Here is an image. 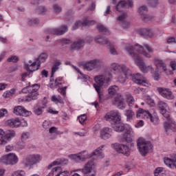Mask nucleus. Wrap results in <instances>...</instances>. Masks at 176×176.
<instances>
[{
    "label": "nucleus",
    "mask_w": 176,
    "mask_h": 176,
    "mask_svg": "<svg viewBox=\"0 0 176 176\" xmlns=\"http://www.w3.org/2000/svg\"><path fill=\"white\" fill-rule=\"evenodd\" d=\"M104 120L107 122H109L111 124L112 129L117 133H122L124 131L125 133L123 135V138L126 142H131L133 141V137H134V131L131 126L127 125L126 126L122 122V117L120 113L118 111H111L105 114Z\"/></svg>",
    "instance_id": "nucleus-1"
},
{
    "label": "nucleus",
    "mask_w": 176,
    "mask_h": 176,
    "mask_svg": "<svg viewBox=\"0 0 176 176\" xmlns=\"http://www.w3.org/2000/svg\"><path fill=\"white\" fill-rule=\"evenodd\" d=\"M112 74L111 73L109 74V76L98 75L94 78V80L96 82V84H94L93 86L98 94L100 102H101V100H102V96H104L102 87L107 88V86H109Z\"/></svg>",
    "instance_id": "nucleus-2"
},
{
    "label": "nucleus",
    "mask_w": 176,
    "mask_h": 176,
    "mask_svg": "<svg viewBox=\"0 0 176 176\" xmlns=\"http://www.w3.org/2000/svg\"><path fill=\"white\" fill-rule=\"evenodd\" d=\"M104 145L99 146L91 153V155H89L87 151H82L78 154H73L72 155V159H73L76 163L83 162L86 160V159H89V157H91V156H97L99 159H102L104 158V154L102 153V148H104Z\"/></svg>",
    "instance_id": "nucleus-3"
},
{
    "label": "nucleus",
    "mask_w": 176,
    "mask_h": 176,
    "mask_svg": "<svg viewBox=\"0 0 176 176\" xmlns=\"http://www.w3.org/2000/svg\"><path fill=\"white\" fill-rule=\"evenodd\" d=\"M38 89L39 85H38V84L23 88L22 89V93H27V91H28L29 94L25 98H20L19 101L31 102V101L38 100V97H39V93L38 92Z\"/></svg>",
    "instance_id": "nucleus-4"
},
{
    "label": "nucleus",
    "mask_w": 176,
    "mask_h": 176,
    "mask_svg": "<svg viewBox=\"0 0 176 176\" xmlns=\"http://www.w3.org/2000/svg\"><path fill=\"white\" fill-rule=\"evenodd\" d=\"M144 47H145L146 50H147L148 53L144 51ZM127 50H130V52L132 53V54H135L137 52L140 54H143V56L147 58H151V57H152V55H151L149 53H153V48H152V47L149 46L148 44H144L143 46L138 44L135 45L134 47L129 46L125 48L126 52Z\"/></svg>",
    "instance_id": "nucleus-5"
},
{
    "label": "nucleus",
    "mask_w": 176,
    "mask_h": 176,
    "mask_svg": "<svg viewBox=\"0 0 176 176\" xmlns=\"http://www.w3.org/2000/svg\"><path fill=\"white\" fill-rule=\"evenodd\" d=\"M137 145L138 148V151L142 155V156H146L148 153L153 148L152 145V142L151 141L146 140L144 138H140L138 140Z\"/></svg>",
    "instance_id": "nucleus-6"
},
{
    "label": "nucleus",
    "mask_w": 176,
    "mask_h": 176,
    "mask_svg": "<svg viewBox=\"0 0 176 176\" xmlns=\"http://www.w3.org/2000/svg\"><path fill=\"white\" fill-rule=\"evenodd\" d=\"M127 52L129 54V56L133 58L135 64L138 67H140V71L142 72H144V74H146V72H148V71H153V67L152 65L146 66L145 63L142 61V59H141V57H140L139 54H133L129 50V48L127 49Z\"/></svg>",
    "instance_id": "nucleus-7"
},
{
    "label": "nucleus",
    "mask_w": 176,
    "mask_h": 176,
    "mask_svg": "<svg viewBox=\"0 0 176 176\" xmlns=\"http://www.w3.org/2000/svg\"><path fill=\"white\" fill-rule=\"evenodd\" d=\"M0 162L7 166H14V164H17V163H19V157L13 153H10L3 155L0 158Z\"/></svg>",
    "instance_id": "nucleus-8"
},
{
    "label": "nucleus",
    "mask_w": 176,
    "mask_h": 176,
    "mask_svg": "<svg viewBox=\"0 0 176 176\" xmlns=\"http://www.w3.org/2000/svg\"><path fill=\"white\" fill-rule=\"evenodd\" d=\"M42 161V156L39 154H32L28 155L23 160L25 167H31Z\"/></svg>",
    "instance_id": "nucleus-9"
},
{
    "label": "nucleus",
    "mask_w": 176,
    "mask_h": 176,
    "mask_svg": "<svg viewBox=\"0 0 176 176\" xmlns=\"http://www.w3.org/2000/svg\"><path fill=\"white\" fill-rule=\"evenodd\" d=\"M137 118H142L143 119H150L151 123L157 124L159 118L152 116L149 111H145L143 109H140L136 113Z\"/></svg>",
    "instance_id": "nucleus-10"
},
{
    "label": "nucleus",
    "mask_w": 176,
    "mask_h": 176,
    "mask_svg": "<svg viewBox=\"0 0 176 176\" xmlns=\"http://www.w3.org/2000/svg\"><path fill=\"white\" fill-rule=\"evenodd\" d=\"M94 169V162H88L83 168L77 169L74 171H81L83 176H96V173L93 172Z\"/></svg>",
    "instance_id": "nucleus-11"
},
{
    "label": "nucleus",
    "mask_w": 176,
    "mask_h": 176,
    "mask_svg": "<svg viewBox=\"0 0 176 176\" xmlns=\"http://www.w3.org/2000/svg\"><path fill=\"white\" fill-rule=\"evenodd\" d=\"M157 107L160 113H162L164 118H166V119L170 118V113H168L170 107L166 102L163 100L158 101Z\"/></svg>",
    "instance_id": "nucleus-12"
},
{
    "label": "nucleus",
    "mask_w": 176,
    "mask_h": 176,
    "mask_svg": "<svg viewBox=\"0 0 176 176\" xmlns=\"http://www.w3.org/2000/svg\"><path fill=\"white\" fill-rule=\"evenodd\" d=\"M157 91L164 98H166V100H174L175 96L173 94V92L170 91L169 89L164 88V87H158L157 88Z\"/></svg>",
    "instance_id": "nucleus-13"
},
{
    "label": "nucleus",
    "mask_w": 176,
    "mask_h": 176,
    "mask_svg": "<svg viewBox=\"0 0 176 176\" xmlns=\"http://www.w3.org/2000/svg\"><path fill=\"white\" fill-rule=\"evenodd\" d=\"M113 105L119 108V109H126V103L124 102V98H123V96L120 94H117L115 97L114 100L112 101Z\"/></svg>",
    "instance_id": "nucleus-14"
},
{
    "label": "nucleus",
    "mask_w": 176,
    "mask_h": 176,
    "mask_svg": "<svg viewBox=\"0 0 176 176\" xmlns=\"http://www.w3.org/2000/svg\"><path fill=\"white\" fill-rule=\"evenodd\" d=\"M132 80L134 82V83H136L137 85H141V86H149V82H148V80H146V79H145L142 75L138 73L133 75Z\"/></svg>",
    "instance_id": "nucleus-15"
},
{
    "label": "nucleus",
    "mask_w": 176,
    "mask_h": 176,
    "mask_svg": "<svg viewBox=\"0 0 176 176\" xmlns=\"http://www.w3.org/2000/svg\"><path fill=\"white\" fill-rule=\"evenodd\" d=\"M114 148L116 152H118V153H122L125 156H130V148L127 146V145L115 144Z\"/></svg>",
    "instance_id": "nucleus-16"
},
{
    "label": "nucleus",
    "mask_w": 176,
    "mask_h": 176,
    "mask_svg": "<svg viewBox=\"0 0 176 176\" xmlns=\"http://www.w3.org/2000/svg\"><path fill=\"white\" fill-rule=\"evenodd\" d=\"M13 112L18 116H30L32 115V112L25 109L23 106H18L14 108Z\"/></svg>",
    "instance_id": "nucleus-17"
},
{
    "label": "nucleus",
    "mask_w": 176,
    "mask_h": 176,
    "mask_svg": "<svg viewBox=\"0 0 176 176\" xmlns=\"http://www.w3.org/2000/svg\"><path fill=\"white\" fill-rule=\"evenodd\" d=\"M67 31H68V27L62 25L59 28L50 29L47 33L51 35H63Z\"/></svg>",
    "instance_id": "nucleus-18"
},
{
    "label": "nucleus",
    "mask_w": 176,
    "mask_h": 176,
    "mask_svg": "<svg viewBox=\"0 0 176 176\" xmlns=\"http://www.w3.org/2000/svg\"><path fill=\"white\" fill-rule=\"evenodd\" d=\"M133 3L131 1L126 2L125 1H119L116 5V9L117 12H123V9H129L133 8Z\"/></svg>",
    "instance_id": "nucleus-19"
},
{
    "label": "nucleus",
    "mask_w": 176,
    "mask_h": 176,
    "mask_svg": "<svg viewBox=\"0 0 176 176\" xmlns=\"http://www.w3.org/2000/svg\"><path fill=\"white\" fill-rule=\"evenodd\" d=\"M168 119V121L164 122V128L165 131L167 133L170 131V130H172L173 131H176V122L174 121L173 118H170V117Z\"/></svg>",
    "instance_id": "nucleus-20"
},
{
    "label": "nucleus",
    "mask_w": 176,
    "mask_h": 176,
    "mask_svg": "<svg viewBox=\"0 0 176 176\" xmlns=\"http://www.w3.org/2000/svg\"><path fill=\"white\" fill-rule=\"evenodd\" d=\"M110 69L113 72L119 74L122 72V71H128V67L124 65H119L118 63H113L111 64Z\"/></svg>",
    "instance_id": "nucleus-21"
},
{
    "label": "nucleus",
    "mask_w": 176,
    "mask_h": 176,
    "mask_svg": "<svg viewBox=\"0 0 176 176\" xmlns=\"http://www.w3.org/2000/svg\"><path fill=\"white\" fill-rule=\"evenodd\" d=\"M113 133L112 129L108 127L103 128L100 131V138H102V140H108L112 137Z\"/></svg>",
    "instance_id": "nucleus-22"
},
{
    "label": "nucleus",
    "mask_w": 176,
    "mask_h": 176,
    "mask_svg": "<svg viewBox=\"0 0 176 176\" xmlns=\"http://www.w3.org/2000/svg\"><path fill=\"white\" fill-rule=\"evenodd\" d=\"M94 24H96V21H89V20H85L84 21H78L76 22V23L73 26V30H78V28H79V27L80 26L86 27L87 25H94Z\"/></svg>",
    "instance_id": "nucleus-23"
},
{
    "label": "nucleus",
    "mask_w": 176,
    "mask_h": 176,
    "mask_svg": "<svg viewBox=\"0 0 176 176\" xmlns=\"http://www.w3.org/2000/svg\"><path fill=\"white\" fill-rule=\"evenodd\" d=\"M154 64L157 68V69H163L164 72L167 71V65L164 61L162 59H154Z\"/></svg>",
    "instance_id": "nucleus-24"
},
{
    "label": "nucleus",
    "mask_w": 176,
    "mask_h": 176,
    "mask_svg": "<svg viewBox=\"0 0 176 176\" xmlns=\"http://www.w3.org/2000/svg\"><path fill=\"white\" fill-rule=\"evenodd\" d=\"M50 89H57V87H61L63 85V77H58L55 80H50Z\"/></svg>",
    "instance_id": "nucleus-25"
},
{
    "label": "nucleus",
    "mask_w": 176,
    "mask_h": 176,
    "mask_svg": "<svg viewBox=\"0 0 176 176\" xmlns=\"http://www.w3.org/2000/svg\"><path fill=\"white\" fill-rule=\"evenodd\" d=\"M85 46V40H78L77 41H74L70 46V50H79L82 49Z\"/></svg>",
    "instance_id": "nucleus-26"
},
{
    "label": "nucleus",
    "mask_w": 176,
    "mask_h": 176,
    "mask_svg": "<svg viewBox=\"0 0 176 176\" xmlns=\"http://www.w3.org/2000/svg\"><path fill=\"white\" fill-rule=\"evenodd\" d=\"M89 61L91 63L92 69H100V68L104 67V62L100 59H94Z\"/></svg>",
    "instance_id": "nucleus-27"
},
{
    "label": "nucleus",
    "mask_w": 176,
    "mask_h": 176,
    "mask_svg": "<svg viewBox=\"0 0 176 176\" xmlns=\"http://www.w3.org/2000/svg\"><path fill=\"white\" fill-rule=\"evenodd\" d=\"M20 119L18 118L8 120L6 122V124L12 129L20 127Z\"/></svg>",
    "instance_id": "nucleus-28"
},
{
    "label": "nucleus",
    "mask_w": 176,
    "mask_h": 176,
    "mask_svg": "<svg viewBox=\"0 0 176 176\" xmlns=\"http://www.w3.org/2000/svg\"><path fill=\"white\" fill-rule=\"evenodd\" d=\"M54 173L55 176H69V172L68 170H63L60 166L54 167Z\"/></svg>",
    "instance_id": "nucleus-29"
},
{
    "label": "nucleus",
    "mask_w": 176,
    "mask_h": 176,
    "mask_svg": "<svg viewBox=\"0 0 176 176\" xmlns=\"http://www.w3.org/2000/svg\"><path fill=\"white\" fill-rule=\"evenodd\" d=\"M130 74V69L128 68V70L122 71L120 72V75L118 78V80L120 83H124L126 79H127V76Z\"/></svg>",
    "instance_id": "nucleus-30"
},
{
    "label": "nucleus",
    "mask_w": 176,
    "mask_h": 176,
    "mask_svg": "<svg viewBox=\"0 0 176 176\" xmlns=\"http://www.w3.org/2000/svg\"><path fill=\"white\" fill-rule=\"evenodd\" d=\"M65 164H68V160L61 158L54 161L51 164L48 166V167L49 168H52V167L54 166H65Z\"/></svg>",
    "instance_id": "nucleus-31"
},
{
    "label": "nucleus",
    "mask_w": 176,
    "mask_h": 176,
    "mask_svg": "<svg viewBox=\"0 0 176 176\" xmlns=\"http://www.w3.org/2000/svg\"><path fill=\"white\" fill-rule=\"evenodd\" d=\"M46 108V104L43 103H38L37 106L34 108V113L39 116V115H42L43 113V110Z\"/></svg>",
    "instance_id": "nucleus-32"
},
{
    "label": "nucleus",
    "mask_w": 176,
    "mask_h": 176,
    "mask_svg": "<svg viewBox=\"0 0 176 176\" xmlns=\"http://www.w3.org/2000/svg\"><path fill=\"white\" fill-rule=\"evenodd\" d=\"M28 138H30V133L28 132H23L21 135V142L19 144V148H21V149L25 148V141H27Z\"/></svg>",
    "instance_id": "nucleus-33"
},
{
    "label": "nucleus",
    "mask_w": 176,
    "mask_h": 176,
    "mask_svg": "<svg viewBox=\"0 0 176 176\" xmlns=\"http://www.w3.org/2000/svg\"><path fill=\"white\" fill-rule=\"evenodd\" d=\"M4 140H6V144H8L12 138L16 137V132L14 131H7L5 133Z\"/></svg>",
    "instance_id": "nucleus-34"
},
{
    "label": "nucleus",
    "mask_w": 176,
    "mask_h": 176,
    "mask_svg": "<svg viewBox=\"0 0 176 176\" xmlns=\"http://www.w3.org/2000/svg\"><path fill=\"white\" fill-rule=\"evenodd\" d=\"M28 71H30V72H34L39 69L41 67V63H36V61H34L30 65H28Z\"/></svg>",
    "instance_id": "nucleus-35"
},
{
    "label": "nucleus",
    "mask_w": 176,
    "mask_h": 176,
    "mask_svg": "<svg viewBox=\"0 0 176 176\" xmlns=\"http://www.w3.org/2000/svg\"><path fill=\"white\" fill-rule=\"evenodd\" d=\"M126 17H127V16L125 14H123L120 16H119L118 17V21L120 22V23H122V27L124 28H129V25H130V24L129 23V22L124 21L126 20Z\"/></svg>",
    "instance_id": "nucleus-36"
},
{
    "label": "nucleus",
    "mask_w": 176,
    "mask_h": 176,
    "mask_svg": "<svg viewBox=\"0 0 176 176\" xmlns=\"http://www.w3.org/2000/svg\"><path fill=\"white\" fill-rule=\"evenodd\" d=\"M95 41H96V42H97V43H100V45H108V46H109V45H111V43H109L108 39L104 38V37H102L101 36H97L95 38Z\"/></svg>",
    "instance_id": "nucleus-37"
},
{
    "label": "nucleus",
    "mask_w": 176,
    "mask_h": 176,
    "mask_svg": "<svg viewBox=\"0 0 176 176\" xmlns=\"http://www.w3.org/2000/svg\"><path fill=\"white\" fill-rule=\"evenodd\" d=\"M124 115L126 117V121L130 122L132 120L133 118L135 116V113H134V111L131 109L125 110Z\"/></svg>",
    "instance_id": "nucleus-38"
},
{
    "label": "nucleus",
    "mask_w": 176,
    "mask_h": 176,
    "mask_svg": "<svg viewBox=\"0 0 176 176\" xmlns=\"http://www.w3.org/2000/svg\"><path fill=\"white\" fill-rule=\"evenodd\" d=\"M108 91L110 96H115V94L119 91V87L116 85L110 86L109 87Z\"/></svg>",
    "instance_id": "nucleus-39"
},
{
    "label": "nucleus",
    "mask_w": 176,
    "mask_h": 176,
    "mask_svg": "<svg viewBox=\"0 0 176 176\" xmlns=\"http://www.w3.org/2000/svg\"><path fill=\"white\" fill-rule=\"evenodd\" d=\"M155 176H166V170L164 168L159 167L157 168L154 172Z\"/></svg>",
    "instance_id": "nucleus-40"
},
{
    "label": "nucleus",
    "mask_w": 176,
    "mask_h": 176,
    "mask_svg": "<svg viewBox=\"0 0 176 176\" xmlns=\"http://www.w3.org/2000/svg\"><path fill=\"white\" fill-rule=\"evenodd\" d=\"M15 93H16V89H11L8 91H6L3 94V97H4V98H10V97H13V95Z\"/></svg>",
    "instance_id": "nucleus-41"
},
{
    "label": "nucleus",
    "mask_w": 176,
    "mask_h": 176,
    "mask_svg": "<svg viewBox=\"0 0 176 176\" xmlns=\"http://www.w3.org/2000/svg\"><path fill=\"white\" fill-rule=\"evenodd\" d=\"M51 100L53 102H55V104H64V100L61 99L60 96H57L56 95H53Z\"/></svg>",
    "instance_id": "nucleus-42"
},
{
    "label": "nucleus",
    "mask_w": 176,
    "mask_h": 176,
    "mask_svg": "<svg viewBox=\"0 0 176 176\" xmlns=\"http://www.w3.org/2000/svg\"><path fill=\"white\" fill-rule=\"evenodd\" d=\"M126 103L129 107H133L134 105V103L135 102V100H134V97L131 96V94L126 95Z\"/></svg>",
    "instance_id": "nucleus-43"
},
{
    "label": "nucleus",
    "mask_w": 176,
    "mask_h": 176,
    "mask_svg": "<svg viewBox=\"0 0 176 176\" xmlns=\"http://www.w3.org/2000/svg\"><path fill=\"white\" fill-rule=\"evenodd\" d=\"M60 65H61V62H56L52 66L51 78H53V76H54V74L57 72V70L58 69V67H60Z\"/></svg>",
    "instance_id": "nucleus-44"
},
{
    "label": "nucleus",
    "mask_w": 176,
    "mask_h": 176,
    "mask_svg": "<svg viewBox=\"0 0 176 176\" xmlns=\"http://www.w3.org/2000/svg\"><path fill=\"white\" fill-rule=\"evenodd\" d=\"M0 145H6V141L5 140V131L0 129Z\"/></svg>",
    "instance_id": "nucleus-45"
},
{
    "label": "nucleus",
    "mask_w": 176,
    "mask_h": 176,
    "mask_svg": "<svg viewBox=\"0 0 176 176\" xmlns=\"http://www.w3.org/2000/svg\"><path fill=\"white\" fill-rule=\"evenodd\" d=\"M138 12L142 17V16L146 15V13H148V8L145 6H142L138 8Z\"/></svg>",
    "instance_id": "nucleus-46"
},
{
    "label": "nucleus",
    "mask_w": 176,
    "mask_h": 176,
    "mask_svg": "<svg viewBox=\"0 0 176 176\" xmlns=\"http://www.w3.org/2000/svg\"><path fill=\"white\" fill-rule=\"evenodd\" d=\"M47 54L46 53H42L41 54L39 55L38 58V63H45L46 61V60H47Z\"/></svg>",
    "instance_id": "nucleus-47"
},
{
    "label": "nucleus",
    "mask_w": 176,
    "mask_h": 176,
    "mask_svg": "<svg viewBox=\"0 0 176 176\" xmlns=\"http://www.w3.org/2000/svg\"><path fill=\"white\" fill-rule=\"evenodd\" d=\"M49 133L50 134H56L57 135L63 134V132H60L58 130H57V128L56 126H52L50 128Z\"/></svg>",
    "instance_id": "nucleus-48"
},
{
    "label": "nucleus",
    "mask_w": 176,
    "mask_h": 176,
    "mask_svg": "<svg viewBox=\"0 0 176 176\" xmlns=\"http://www.w3.org/2000/svg\"><path fill=\"white\" fill-rule=\"evenodd\" d=\"M142 20L144 21H145L146 23H149V22H151V21H153V20H154V18H153V16H150V15H143L142 16Z\"/></svg>",
    "instance_id": "nucleus-49"
},
{
    "label": "nucleus",
    "mask_w": 176,
    "mask_h": 176,
    "mask_svg": "<svg viewBox=\"0 0 176 176\" xmlns=\"http://www.w3.org/2000/svg\"><path fill=\"white\" fill-rule=\"evenodd\" d=\"M84 69H86L87 71H93V67L91 66V63L90 60L87 61L86 63H85L82 65Z\"/></svg>",
    "instance_id": "nucleus-50"
},
{
    "label": "nucleus",
    "mask_w": 176,
    "mask_h": 176,
    "mask_svg": "<svg viewBox=\"0 0 176 176\" xmlns=\"http://www.w3.org/2000/svg\"><path fill=\"white\" fill-rule=\"evenodd\" d=\"M8 63H18L19 56L12 55L7 59Z\"/></svg>",
    "instance_id": "nucleus-51"
},
{
    "label": "nucleus",
    "mask_w": 176,
    "mask_h": 176,
    "mask_svg": "<svg viewBox=\"0 0 176 176\" xmlns=\"http://www.w3.org/2000/svg\"><path fill=\"white\" fill-rule=\"evenodd\" d=\"M12 176H25V171L23 170H18L16 171H14Z\"/></svg>",
    "instance_id": "nucleus-52"
},
{
    "label": "nucleus",
    "mask_w": 176,
    "mask_h": 176,
    "mask_svg": "<svg viewBox=\"0 0 176 176\" xmlns=\"http://www.w3.org/2000/svg\"><path fill=\"white\" fill-rule=\"evenodd\" d=\"M97 28L100 32H103L104 34L109 32L108 29H107V28H105L103 25H98Z\"/></svg>",
    "instance_id": "nucleus-53"
},
{
    "label": "nucleus",
    "mask_w": 176,
    "mask_h": 176,
    "mask_svg": "<svg viewBox=\"0 0 176 176\" xmlns=\"http://www.w3.org/2000/svg\"><path fill=\"white\" fill-rule=\"evenodd\" d=\"M58 93H60V94H62V96H63V97H65V96L67 94V87H58Z\"/></svg>",
    "instance_id": "nucleus-54"
},
{
    "label": "nucleus",
    "mask_w": 176,
    "mask_h": 176,
    "mask_svg": "<svg viewBox=\"0 0 176 176\" xmlns=\"http://www.w3.org/2000/svg\"><path fill=\"white\" fill-rule=\"evenodd\" d=\"M147 3L151 8H155L157 6L158 0H147Z\"/></svg>",
    "instance_id": "nucleus-55"
},
{
    "label": "nucleus",
    "mask_w": 176,
    "mask_h": 176,
    "mask_svg": "<svg viewBox=\"0 0 176 176\" xmlns=\"http://www.w3.org/2000/svg\"><path fill=\"white\" fill-rule=\"evenodd\" d=\"M86 119H87V116H86V114H82L78 116V120L80 124H83V123H85V122L86 121Z\"/></svg>",
    "instance_id": "nucleus-56"
},
{
    "label": "nucleus",
    "mask_w": 176,
    "mask_h": 176,
    "mask_svg": "<svg viewBox=\"0 0 176 176\" xmlns=\"http://www.w3.org/2000/svg\"><path fill=\"white\" fill-rule=\"evenodd\" d=\"M28 23L29 25H35L39 24V20L36 19H30Z\"/></svg>",
    "instance_id": "nucleus-57"
},
{
    "label": "nucleus",
    "mask_w": 176,
    "mask_h": 176,
    "mask_svg": "<svg viewBox=\"0 0 176 176\" xmlns=\"http://www.w3.org/2000/svg\"><path fill=\"white\" fill-rule=\"evenodd\" d=\"M3 116H8V110L6 109H0V118H3Z\"/></svg>",
    "instance_id": "nucleus-58"
},
{
    "label": "nucleus",
    "mask_w": 176,
    "mask_h": 176,
    "mask_svg": "<svg viewBox=\"0 0 176 176\" xmlns=\"http://www.w3.org/2000/svg\"><path fill=\"white\" fill-rule=\"evenodd\" d=\"M110 46V53L111 54H113V55H116L118 54V52H116V50L115 49V47L113 46V45H111V44L109 45Z\"/></svg>",
    "instance_id": "nucleus-59"
},
{
    "label": "nucleus",
    "mask_w": 176,
    "mask_h": 176,
    "mask_svg": "<svg viewBox=\"0 0 176 176\" xmlns=\"http://www.w3.org/2000/svg\"><path fill=\"white\" fill-rule=\"evenodd\" d=\"M14 149V147L12 144H9L6 146V152H12Z\"/></svg>",
    "instance_id": "nucleus-60"
},
{
    "label": "nucleus",
    "mask_w": 176,
    "mask_h": 176,
    "mask_svg": "<svg viewBox=\"0 0 176 176\" xmlns=\"http://www.w3.org/2000/svg\"><path fill=\"white\" fill-rule=\"evenodd\" d=\"M60 42L63 45H69L71 43V40L67 38H63L60 40Z\"/></svg>",
    "instance_id": "nucleus-61"
},
{
    "label": "nucleus",
    "mask_w": 176,
    "mask_h": 176,
    "mask_svg": "<svg viewBox=\"0 0 176 176\" xmlns=\"http://www.w3.org/2000/svg\"><path fill=\"white\" fill-rule=\"evenodd\" d=\"M53 8H54V10H55V12L56 13H60V12H61V10H62L61 8L57 5H54Z\"/></svg>",
    "instance_id": "nucleus-62"
},
{
    "label": "nucleus",
    "mask_w": 176,
    "mask_h": 176,
    "mask_svg": "<svg viewBox=\"0 0 176 176\" xmlns=\"http://www.w3.org/2000/svg\"><path fill=\"white\" fill-rule=\"evenodd\" d=\"M43 129H45V130H47V129H50V123L47 121H45L43 123Z\"/></svg>",
    "instance_id": "nucleus-63"
},
{
    "label": "nucleus",
    "mask_w": 176,
    "mask_h": 176,
    "mask_svg": "<svg viewBox=\"0 0 176 176\" xmlns=\"http://www.w3.org/2000/svg\"><path fill=\"white\" fill-rule=\"evenodd\" d=\"M170 67L172 68L173 71H175L176 69V61L173 60L170 63Z\"/></svg>",
    "instance_id": "nucleus-64"
}]
</instances>
